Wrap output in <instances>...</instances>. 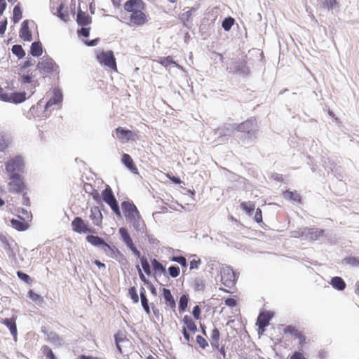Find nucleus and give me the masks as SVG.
<instances>
[{"instance_id": "obj_1", "label": "nucleus", "mask_w": 359, "mask_h": 359, "mask_svg": "<svg viewBox=\"0 0 359 359\" xmlns=\"http://www.w3.org/2000/svg\"><path fill=\"white\" fill-rule=\"evenodd\" d=\"M236 130L240 133L238 137L243 143H252L256 140L258 132L256 120L249 118L240 124H236Z\"/></svg>"}, {"instance_id": "obj_2", "label": "nucleus", "mask_w": 359, "mask_h": 359, "mask_svg": "<svg viewBox=\"0 0 359 359\" xmlns=\"http://www.w3.org/2000/svg\"><path fill=\"white\" fill-rule=\"evenodd\" d=\"M24 161L21 156H15L11 158L6 163L5 168L8 175L13 174H20L24 169Z\"/></svg>"}, {"instance_id": "obj_3", "label": "nucleus", "mask_w": 359, "mask_h": 359, "mask_svg": "<svg viewBox=\"0 0 359 359\" xmlns=\"http://www.w3.org/2000/svg\"><path fill=\"white\" fill-rule=\"evenodd\" d=\"M230 69L233 73L243 77H246L250 74L251 66L245 60L237 59L232 62Z\"/></svg>"}, {"instance_id": "obj_4", "label": "nucleus", "mask_w": 359, "mask_h": 359, "mask_svg": "<svg viewBox=\"0 0 359 359\" xmlns=\"http://www.w3.org/2000/svg\"><path fill=\"white\" fill-rule=\"evenodd\" d=\"M220 273L222 283L224 286L231 288L235 285L238 278L236 272L231 266H226L221 269Z\"/></svg>"}, {"instance_id": "obj_5", "label": "nucleus", "mask_w": 359, "mask_h": 359, "mask_svg": "<svg viewBox=\"0 0 359 359\" xmlns=\"http://www.w3.org/2000/svg\"><path fill=\"white\" fill-rule=\"evenodd\" d=\"M72 227L74 231L79 233H96V230L90 226L88 222L84 221L80 217H76L72 222Z\"/></svg>"}, {"instance_id": "obj_6", "label": "nucleus", "mask_w": 359, "mask_h": 359, "mask_svg": "<svg viewBox=\"0 0 359 359\" xmlns=\"http://www.w3.org/2000/svg\"><path fill=\"white\" fill-rule=\"evenodd\" d=\"M58 66L55 61L49 57H43L42 61L39 62L36 65V69H39L41 74H50L53 72H57Z\"/></svg>"}, {"instance_id": "obj_7", "label": "nucleus", "mask_w": 359, "mask_h": 359, "mask_svg": "<svg viewBox=\"0 0 359 359\" xmlns=\"http://www.w3.org/2000/svg\"><path fill=\"white\" fill-rule=\"evenodd\" d=\"M97 59L100 64L111 69H116V58L112 50L102 51L97 55Z\"/></svg>"}, {"instance_id": "obj_8", "label": "nucleus", "mask_w": 359, "mask_h": 359, "mask_svg": "<svg viewBox=\"0 0 359 359\" xmlns=\"http://www.w3.org/2000/svg\"><path fill=\"white\" fill-rule=\"evenodd\" d=\"M11 180L8 183L9 191L12 193H21L25 188V183L20 174L8 175Z\"/></svg>"}, {"instance_id": "obj_9", "label": "nucleus", "mask_w": 359, "mask_h": 359, "mask_svg": "<svg viewBox=\"0 0 359 359\" xmlns=\"http://www.w3.org/2000/svg\"><path fill=\"white\" fill-rule=\"evenodd\" d=\"M121 208L128 222L130 219H134L135 217L140 215L137 207L133 202L128 201H123L121 203Z\"/></svg>"}, {"instance_id": "obj_10", "label": "nucleus", "mask_w": 359, "mask_h": 359, "mask_svg": "<svg viewBox=\"0 0 359 359\" xmlns=\"http://www.w3.org/2000/svg\"><path fill=\"white\" fill-rule=\"evenodd\" d=\"M50 8L52 13L62 21L67 22L69 20L68 8L67 7L65 9V4L63 2H61L58 6H56V3L50 1Z\"/></svg>"}, {"instance_id": "obj_11", "label": "nucleus", "mask_w": 359, "mask_h": 359, "mask_svg": "<svg viewBox=\"0 0 359 359\" xmlns=\"http://www.w3.org/2000/svg\"><path fill=\"white\" fill-rule=\"evenodd\" d=\"M116 133L117 137L121 140L123 142H127L129 141H135L137 138V134L133 131L122 128L118 127L116 128Z\"/></svg>"}, {"instance_id": "obj_12", "label": "nucleus", "mask_w": 359, "mask_h": 359, "mask_svg": "<svg viewBox=\"0 0 359 359\" xmlns=\"http://www.w3.org/2000/svg\"><path fill=\"white\" fill-rule=\"evenodd\" d=\"M140 9L130 14L129 19L132 24L137 26H142L148 22L147 15Z\"/></svg>"}, {"instance_id": "obj_13", "label": "nucleus", "mask_w": 359, "mask_h": 359, "mask_svg": "<svg viewBox=\"0 0 359 359\" xmlns=\"http://www.w3.org/2000/svg\"><path fill=\"white\" fill-rule=\"evenodd\" d=\"M234 130H236V124L225 123L216 129L215 135L219 138L228 137L232 135Z\"/></svg>"}, {"instance_id": "obj_14", "label": "nucleus", "mask_w": 359, "mask_h": 359, "mask_svg": "<svg viewBox=\"0 0 359 359\" xmlns=\"http://www.w3.org/2000/svg\"><path fill=\"white\" fill-rule=\"evenodd\" d=\"M144 6L145 4L142 0H128L124 4V9L131 13L140 9H144Z\"/></svg>"}, {"instance_id": "obj_15", "label": "nucleus", "mask_w": 359, "mask_h": 359, "mask_svg": "<svg viewBox=\"0 0 359 359\" xmlns=\"http://www.w3.org/2000/svg\"><path fill=\"white\" fill-rule=\"evenodd\" d=\"M272 318L273 313L271 312H261L257 318L256 325L259 328H263V330H265L266 327L269 325V322Z\"/></svg>"}, {"instance_id": "obj_16", "label": "nucleus", "mask_w": 359, "mask_h": 359, "mask_svg": "<svg viewBox=\"0 0 359 359\" xmlns=\"http://www.w3.org/2000/svg\"><path fill=\"white\" fill-rule=\"evenodd\" d=\"M62 93L59 89H54L53 96L48 100L45 105V109L47 110L53 105H59L62 102Z\"/></svg>"}, {"instance_id": "obj_17", "label": "nucleus", "mask_w": 359, "mask_h": 359, "mask_svg": "<svg viewBox=\"0 0 359 359\" xmlns=\"http://www.w3.org/2000/svg\"><path fill=\"white\" fill-rule=\"evenodd\" d=\"M26 100L25 92H14L11 94L7 93V100L4 102H8L14 104H20Z\"/></svg>"}, {"instance_id": "obj_18", "label": "nucleus", "mask_w": 359, "mask_h": 359, "mask_svg": "<svg viewBox=\"0 0 359 359\" xmlns=\"http://www.w3.org/2000/svg\"><path fill=\"white\" fill-rule=\"evenodd\" d=\"M19 35L20 37L25 41H31L32 40V35L29 28V21L27 20L22 22Z\"/></svg>"}, {"instance_id": "obj_19", "label": "nucleus", "mask_w": 359, "mask_h": 359, "mask_svg": "<svg viewBox=\"0 0 359 359\" xmlns=\"http://www.w3.org/2000/svg\"><path fill=\"white\" fill-rule=\"evenodd\" d=\"M121 162L132 173H138V169L135 165L133 158L129 154H123L121 157Z\"/></svg>"}, {"instance_id": "obj_20", "label": "nucleus", "mask_w": 359, "mask_h": 359, "mask_svg": "<svg viewBox=\"0 0 359 359\" xmlns=\"http://www.w3.org/2000/svg\"><path fill=\"white\" fill-rule=\"evenodd\" d=\"M162 295L166 305L172 310L175 311L176 308V302L170 290L167 288H163Z\"/></svg>"}, {"instance_id": "obj_21", "label": "nucleus", "mask_w": 359, "mask_h": 359, "mask_svg": "<svg viewBox=\"0 0 359 359\" xmlns=\"http://www.w3.org/2000/svg\"><path fill=\"white\" fill-rule=\"evenodd\" d=\"M91 214L90 215V219L95 226H101L102 222V215L98 206L91 208Z\"/></svg>"}, {"instance_id": "obj_22", "label": "nucleus", "mask_w": 359, "mask_h": 359, "mask_svg": "<svg viewBox=\"0 0 359 359\" xmlns=\"http://www.w3.org/2000/svg\"><path fill=\"white\" fill-rule=\"evenodd\" d=\"M91 17L86 12L79 8L76 15V22L79 26H86L91 23Z\"/></svg>"}, {"instance_id": "obj_23", "label": "nucleus", "mask_w": 359, "mask_h": 359, "mask_svg": "<svg viewBox=\"0 0 359 359\" xmlns=\"http://www.w3.org/2000/svg\"><path fill=\"white\" fill-rule=\"evenodd\" d=\"M102 199L107 205H109L110 203L116 201V198L113 193V191L109 185H107L105 189L102 191Z\"/></svg>"}, {"instance_id": "obj_24", "label": "nucleus", "mask_w": 359, "mask_h": 359, "mask_svg": "<svg viewBox=\"0 0 359 359\" xmlns=\"http://www.w3.org/2000/svg\"><path fill=\"white\" fill-rule=\"evenodd\" d=\"M11 224L18 231H25L29 227L27 222L21 217H18L17 219H11Z\"/></svg>"}, {"instance_id": "obj_25", "label": "nucleus", "mask_w": 359, "mask_h": 359, "mask_svg": "<svg viewBox=\"0 0 359 359\" xmlns=\"http://www.w3.org/2000/svg\"><path fill=\"white\" fill-rule=\"evenodd\" d=\"M323 233V229L318 228H306V238L312 241L318 239Z\"/></svg>"}, {"instance_id": "obj_26", "label": "nucleus", "mask_w": 359, "mask_h": 359, "mask_svg": "<svg viewBox=\"0 0 359 359\" xmlns=\"http://www.w3.org/2000/svg\"><path fill=\"white\" fill-rule=\"evenodd\" d=\"M182 322L184 323V326L182 327L186 328V330L188 332L194 334L197 332V326L193 319L189 316H184Z\"/></svg>"}, {"instance_id": "obj_27", "label": "nucleus", "mask_w": 359, "mask_h": 359, "mask_svg": "<svg viewBox=\"0 0 359 359\" xmlns=\"http://www.w3.org/2000/svg\"><path fill=\"white\" fill-rule=\"evenodd\" d=\"M3 323L9 329L11 335L15 339L18 335L15 318L13 317L5 318L3 320Z\"/></svg>"}, {"instance_id": "obj_28", "label": "nucleus", "mask_w": 359, "mask_h": 359, "mask_svg": "<svg viewBox=\"0 0 359 359\" xmlns=\"http://www.w3.org/2000/svg\"><path fill=\"white\" fill-rule=\"evenodd\" d=\"M0 240L4 244V249L6 251L8 256L10 258L16 259V255L14 252V247L9 243L6 237L4 236H1Z\"/></svg>"}, {"instance_id": "obj_29", "label": "nucleus", "mask_w": 359, "mask_h": 359, "mask_svg": "<svg viewBox=\"0 0 359 359\" xmlns=\"http://www.w3.org/2000/svg\"><path fill=\"white\" fill-rule=\"evenodd\" d=\"M330 285L338 291H343L346 288V283L341 277L334 276L332 278Z\"/></svg>"}, {"instance_id": "obj_30", "label": "nucleus", "mask_w": 359, "mask_h": 359, "mask_svg": "<svg viewBox=\"0 0 359 359\" xmlns=\"http://www.w3.org/2000/svg\"><path fill=\"white\" fill-rule=\"evenodd\" d=\"M140 297L141 300V304L142 306L145 311V313L148 315L150 314L151 311L149 305V300L147 299V294H146V290L143 287H140Z\"/></svg>"}, {"instance_id": "obj_31", "label": "nucleus", "mask_w": 359, "mask_h": 359, "mask_svg": "<svg viewBox=\"0 0 359 359\" xmlns=\"http://www.w3.org/2000/svg\"><path fill=\"white\" fill-rule=\"evenodd\" d=\"M320 6L327 11L339 8L340 4L337 0H320Z\"/></svg>"}, {"instance_id": "obj_32", "label": "nucleus", "mask_w": 359, "mask_h": 359, "mask_svg": "<svg viewBox=\"0 0 359 359\" xmlns=\"http://www.w3.org/2000/svg\"><path fill=\"white\" fill-rule=\"evenodd\" d=\"M29 53L33 57H39L43 53V47L40 41H34L31 44Z\"/></svg>"}, {"instance_id": "obj_33", "label": "nucleus", "mask_w": 359, "mask_h": 359, "mask_svg": "<svg viewBox=\"0 0 359 359\" xmlns=\"http://www.w3.org/2000/svg\"><path fill=\"white\" fill-rule=\"evenodd\" d=\"M86 240L90 243L92 245L95 247H100L103 245L104 243L105 242L104 240L98 236L95 235H88L86 237Z\"/></svg>"}, {"instance_id": "obj_34", "label": "nucleus", "mask_w": 359, "mask_h": 359, "mask_svg": "<svg viewBox=\"0 0 359 359\" xmlns=\"http://www.w3.org/2000/svg\"><path fill=\"white\" fill-rule=\"evenodd\" d=\"M189 301V296L188 294H183L181 295L178 303V309L180 313H183L186 311Z\"/></svg>"}, {"instance_id": "obj_35", "label": "nucleus", "mask_w": 359, "mask_h": 359, "mask_svg": "<svg viewBox=\"0 0 359 359\" xmlns=\"http://www.w3.org/2000/svg\"><path fill=\"white\" fill-rule=\"evenodd\" d=\"M283 196L284 198L287 200H290L298 203H301L302 201L301 196L297 191H291L287 190L283 193Z\"/></svg>"}, {"instance_id": "obj_36", "label": "nucleus", "mask_w": 359, "mask_h": 359, "mask_svg": "<svg viewBox=\"0 0 359 359\" xmlns=\"http://www.w3.org/2000/svg\"><path fill=\"white\" fill-rule=\"evenodd\" d=\"M118 233L120 235L121 240L123 242V243L126 245H128V243H130L133 241V239L126 228L121 227L118 229Z\"/></svg>"}, {"instance_id": "obj_37", "label": "nucleus", "mask_w": 359, "mask_h": 359, "mask_svg": "<svg viewBox=\"0 0 359 359\" xmlns=\"http://www.w3.org/2000/svg\"><path fill=\"white\" fill-rule=\"evenodd\" d=\"M128 222L131 223L135 230L137 232L142 231L144 226V221L141 219L140 214L134 219H130Z\"/></svg>"}, {"instance_id": "obj_38", "label": "nucleus", "mask_w": 359, "mask_h": 359, "mask_svg": "<svg viewBox=\"0 0 359 359\" xmlns=\"http://www.w3.org/2000/svg\"><path fill=\"white\" fill-rule=\"evenodd\" d=\"M191 287L196 292L203 291L205 287V280L202 278H196L191 284Z\"/></svg>"}, {"instance_id": "obj_39", "label": "nucleus", "mask_w": 359, "mask_h": 359, "mask_svg": "<svg viewBox=\"0 0 359 359\" xmlns=\"http://www.w3.org/2000/svg\"><path fill=\"white\" fill-rule=\"evenodd\" d=\"M47 339L49 342L57 345H61L63 339L55 332L47 333Z\"/></svg>"}, {"instance_id": "obj_40", "label": "nucleus", "mask_w": 359, "mask_h": 359, "mask_svg": "<svg viewBox=\"0 0 359 359\" xmlns=\"http://www.w3.org/2000/svg\"><path fill=\"white\" fill-rule=\"evenodd\" d=\"M151 266L155 273L161 272L163 274H165L166 269L165 266H163L161 263H160L156 259H153L151 260Z\"/></svg>"}, {"instance_id": "obj_41", "label": "nucleus", "mask_w": 359, "mask_h": 359, "mask_svg": "<svg viewBox=\"0 0 359 359\" xmlns=\"http://www.w3.org/2000/svg\"><path fill=\"white\" fill-rule=\"evenodd\" d=\"M11 51L18 59L23 58L25 55V51L21 45L15 44L12 46Z\"/></svg>"}, {"instance_id": "obj_42", "label": "nucleus", "mask_w": 359, "mask_h": 359, "mask_svg": "<svg viewBox=\"0 0 359 359\" xmlns=\"http://www.w3.org/2000/svg\"><path fill=\"white\" fill-rule=\"evenodd\" d=\"M138 258L140 259V263L144 273L147 275L150 276L151 274V269L147 258L144 256H140V257Z\"/></svg>"}, {"instance_id": "obj_43", "label": "nucleus", "mask_w": 359, "mask_h": 359, "mask_svg": "<svg viewBox=\"0 0 359 359\" xmlns=\"http://www.w3.org/2000/svg\"><path fill=\"white\" fill-rule=\"evenodd\" d=\"M241 208L246 212V213L249 215H251L255 209V204L251 202H243L241 203Z\"/></svg>"}, {"instance_id": "obj_44", "label": "nucleus", "mask_w": 359, "mask_h": 359, "mask_svg": "<svg viewBox=\"0 0 359 359\" xmlns=\"http://www.w3.org/2000/svg\"><path fill=\"white\" fill-rule=\"evenodd\" d=\"M284 334H290L292 336H293L295 338H297L300 336V334L302 333L300 331H299L294 326L292 325H287L284 330Z\"/></svg>"}, {"instance_id": "obj_45", "label": "nucleus", "mask_w": 359, "mask_h": 359, "mask_svg": "<svg viewBox=\"0 0 359 359\" xmlns=\"http://www.w3.org/2000/svg\"><path fill=\"white\" fill-rule=\"evenodd\" d=\"M22 17V12L19 4L16 5L13 8V21L18 23Z\"/></svg>"}, {"instance_id": "obj_46", "label": "nucleus", "mask_w": 359, "mask_h": 359, "mask_svg": "<svg viewBox=\"0 0 359 359\" xmlns=\"http://www.w3.org/2000/svg\"><path fill=\"white\" fill-rule=\"evenodd\" d=\"M234 22L235 20L233 18L226 17L223 20L222 22V27L225 31L228 32L231 29Z\"/></svg>"}, {"instance_id": "obj_47", "label": "nucleus", "mask_w": 359, "mask_h": 359, "mask_svg": "<svg viewBox=\"0 0 359 359\" xmlns=\"http://www.w3.org/2000/svg\"><path fill=\"white\" fill-rule=\"evenodd\" d=\"M33 77L34 76L32 75V74H31L30 75H22L21 76L20 82L22 84L30 83L34 88L36 85H39V83L37 81H32Z\"/></svg>"}, {"instance_id": "obj_48", "label": "nucleus", "mask_w": 359, "mask_h": 359, "mask_svg": "<svg viewBox=\"0 0 359 359\" xmlns=\"http://www.w3.org/2000/svg\"><path fill=\"white\" fill-rule=\"evenodd\" d=\"M27 297L36 304H41L43 302V297L34 292L32 290L28 291Z\"/></svg>"}, {"instance_id": "obj_49", "label": "nucleus", "mask_w": 359, "mask_h": 359, "mask_svg": "<svg viewBox=\"0 0 359 359\" xmlns=\"http://www.w3.org/2000/svg\"><path fill=\"white\" fill-rule=\"evenodd\" d=\"M108 205L111 208V210L113 211V212L116 215V216L118 218H119V219L122 218L121 212L119 204H118V202L117 201V200L114 201L113 203H110Z\"/></svg>"}, {"instance_id": "obj_50", "label": "nucleus", "mask_w": 359, "mask_h": 359, "mask_svg": "<svg viewBox=\"0 0 359 359\" xmlns=\"http://www.w3.org/2000/svg\"><path fill=\"white\" fill-rule=\"evenodd\" d=\"M170 259L172 262L180 264L182 268H187L188 266L186 258L182 255L172 256Z\"/></svg>"}, {"instance_id": "obj_51", "label": "nucleus", "mask_w": 359, "mask_h": 359, "mask_svg": "<svg viewBox=\"0 0 359 359\" xmlns=\"http://www.w3.org/2000/svg\"><path fill=\"white\" fill-rule=\"evenodd\" d=\"M128 296L133 300L134 304H137L139 302V296L135 287H130L128 289Z\"/></svg>"}, {"instance_id": "obj_52", "label": "nucleus", "mask_w": 359, "mask_h": 359, "mask_svg": "<svg viewBox=\"0 0 359 359\" xmlns=\"http://www.w3.org/2000/svg\"><path fill=\"white\" fill-rule=\"evenodd\" d=\"M42 353L48 359H57L53 352L52 349L48 346H43L41 348Z\"/></svg>"}, {"instance_id": "obj_53", "label": "nucleus", "mask_w": 359, "mask_h": 359, "mask_svg": "<svg viewBox=\"0 0 359 359\" xmlns=\"http://www.w3.org/2000/svg\"><path fill=\"white\" fill-rule=\"evenodd\" d=\"M168 272L172 278H176L180 275V269L177 265H172L168 267Z\"/></svg>"}, {"instance_id": "obj_54", "label": "nucleus", "mask_w": 359, "mask_h": 359, "mask_svg": "<svg viewBox=\"0 0 359 359\" xmlns=\"http://www.w3.org/2000/svg\"><path fill=\"white\" fill-rule=\"evenodd\" d=\"M17 276L22 281H24L25 283H27V284H29L31 282H32V279L30 278V276L21 271H18L17 273Z\"/></svg>"}, {"instance_id": "obj_55", "label": "nucleus", "mask_w": 359, "mask_h": 359, "mask_svg": "<svg viewBox=\"0 0 359 359\" xmlns=\"http://www.w3.org/2000/svg\"><path fill=\"white\" fill-rule=\"evenodd\" d=\"M9 142L4 135L0 134V152H4L8 147Z\"/></svg>"}, {"instance_id": "obj_56", "label": "nucleus", "mask_w": 359, "mask_h": 359, "mask_svg": "<svg viewBox=\"0 0 359 359\" xmlns=\"http://www.w3.org/2000/svg\"><path fill=\"white\" fill-rule=\"evenodd\" d=\"M196 341L198 344V346L203 349H205L206 347L208 346V343L206 341V339L201 335L196 336Z\"/></svg>"}, {"instance_id": "obj_57", "label": "nucleus", "mask_w": 359, "mask_h": 359, "mask_svg": "<svg viewBox=\"0 0 359 359\" xmlns=\"http://www.w3.org/2000/svg\"><path fill=\"white\" fill-rule=\"evenodd\" d=\"M346 264L353 266H359V257H349L344 259Z\"/></svg>"}, {"instance_id": "obj_58", "label": "nucleus", "mask_w": 359, "mask_h": 359, "mask_svg": "<svg viewBox=\"0 0 359 359\" xmlns=\"http://www.w3.org/2000/svg\"><path fill=\"white\" fill-rule=\"evenodd\" d=\"M126 247L133 253L134 255H135L137 258L140 257L141 253L137 249L135 243L133 241H132L130 243H128L126 245Z\"/></svg>"}, {"instance_id": "obj_59", "label": "nucleus", "mask_w": 359, "mask_h": 359, "mask_svg": "<svg viewBox=\"0 0 359 359\" xmlns=\"http://www.w3.org/2000/svg\"><path fill=\"white\" fill-rule=\"evenodd\" d=\"M126 247L133 253L134 255H135L137 258L140 257L141 253L137 249L135 243L133 241H132L130 243H128L126 245Z\"/></svg>"}, {"instance_id": "obj_60", "label": "nucleus", "mask_w": 359, "mask_h": 359, "mask_svg": "<svg viewBox=\"0 0 359 359\" xmlns=\"http://www.w3.org/2000/svg\"><path fill=\"white\" fill-rule=\"evenodd\" d=\"M109 256L112 258L119 257L120 259H126L124 255L120 252L118 249L116 248L115 247H114L113 251L110 252Z\"/></svg>"}, {"instance_id": "obj_61", "label": "nucleus", "mask_w": 359, "mask_h": 359, "mask_svg": "<svg viewBox=\"0 0 359 359\" xmlns=\"http://www.w3.org/2000/svg\"><path fill=\"white\" fill-rule=\"evenodd\" d=\"M90 29V27H85V26H81V28L77 31L78 35L87 38L89 36Z\"/></svg>"}, {"instance_id": "obj_62", "label": "nucleus", "mask_w": 359, "mask_h": 359, "mask_svg": "<svg viewBox=\"0 0 359 359\" xmlns=\"http://www.w3.org/2000/svg\"><path fill=\"white\" fill-rule=\"evenodd\" d=\"M201 309L198 305H196L194 306L191 314L193 315L194 318L196 320H200L201 319Z\"/></svg>"}, {"instance_id": "obj_63", "label": "nucleus", "mask_w": 359, "mask_h": 359, "mask_svg": "<svg viewBox=\"0 0 359 359\" xmlns=\"http://www.w3.org/2000/svg\"><path fill=\"white\" fill-rule=\"evenodd\" d=\"M160 63L164 67H168L170 65L174 63V62L170 56H168L161 57Z\"/></svg>"}, {"instance_id": "obj_64", "label": "nucleus", "mask_w": 359, "mask_h": 359, "mask_svg": "<svg viewBox=\"0 0 359 359\" xmlns=\"http://www.w3.org/2000/svg\"><path fill=\"white\" fill-rule=\"evenodd\" d=\"M192 10H189L181 15L180 19L184 22H189L191 19Z\"/></svg>"}]
</instances>
